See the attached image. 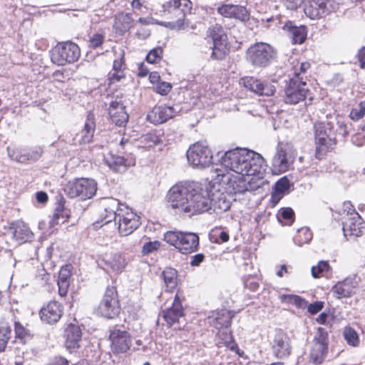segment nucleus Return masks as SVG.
Listing matches in <instances>:
<instances>
[{
    "label": "nucleus",
    "instance_id": "nucleus-1",
    "mask_svg": "<svg viewBox=\"0 0 365 365\" xmlns=\"http://www.w3.org/2000/svg\"><path fill=\"white\" fill-rule=\"evenodd\" d=\"M262 156L245 148L230 150L220 158L222 166L237 175L218 174L227 183V190L234 194L250 192L264 184Z\"/></svg>",
    "mask_w": 365,
    "mask_h": 365
},
{
    "label": "nucleus",
    "instance_id": "nucleus-2",
    "mask_svg": "<svg viewBox=\"0 0 365 365\" xmlns=\"http://www.w3.org/2000/svg\"><path fill=\"white\" fill-rule=\"evenodd\" d=\"M167 201L177 214L188 216L209 212H225L230 207L227 195L220 191L211 193L207 188L192 183H178L167 194Z\"/></svg>",
    "mask_w": 365,
    "mask_h": 365
},
{
    "label": "nucleus",
    "instance_id": "nucleus-3",
    "mask_svg": "<svg viewBox=\"0 0 365 365\" xmlns=\"http://www.w3.org/2000/svg\"><path fill=\"white\" fill-rule=\"evenodd\" d=\"M315 156L322 159L335 145V133L332 125L329 122L315 124Z\"/></svg>",
    "mask_w": 365,
    "mask_h": 365
},
{
    "label": "nucleus",
    "instance_id": "nucleus-4",
    "mask_svg": "<svg viewBox=\"0 0 365 365\" xmlns=\"http://www.w3.org/2000/svg\"><path fill=\"white\" fill-rule=\"evenodd\" d=\"M164 240L182 254L195 252L199 245V237L193 232L168 231L164 235Z\"/></svg>",
    "mask_w": 365,
    "mask_h": 365
},
{
    "label": "nucleus",
    "instance_id": "nucleus-5",
    "mask_svg": "<svg viewBox=\"0 0 365 365\" xmlns=\"http://www.w3.org/2000/svg\"><path fill=\"white\" fill-rule=\"evenodd\" d=\"M188 163L194 168L204 169L212 163V153L210 148L202 143H195L187 151Z\"/></svg>",
    "mask_w": 365,
    "mask_h": 365
},
{
    "label": "nucleus",
    "instance_id": "nucleus-6",
    "mask_svg": "<svg viewBox=\"0 0 365 365\" xmlns=\"http://www.w3.org/2000/svg\"><path fill=\"white\" fill-rule=\"evenodd\" d=\"M80 56L81 51L78 46L67 41L56 46L52 51L51 61L58 66H63L76 61Z\"/></svg>",
    "mask_w": 365,
    "mask_h": 365
},
{
    "label": "nucleus",
    "instance_id": "nucleus-7",
    "mask_svg": "<svg viewBox=\"0 0 365 365\" xmlns=\"http://www.w3.org/2000/svg\"><path fill=\"white\" fill-rule=\"evenodd\" d=\"M118 225V232L122 236H127L133 233L140 225V217L129 207L124 205L120 207L119 213L115 220Z\"/></svg>",
    "mask_w": 365,
    "mask_h": 365
},
{
    "label": "nucleus",
    "instance_id": "nucleus-8",
    "mask_svg": "<svg viewBox=\"0 0 365 365\" xmlns=\"http://www.w3.org/2000/svg\"><path fill=\"white\" fill-rule=\"evenodd\" d=\"M67 192L71 197H79L86 200L93 197L97 191V182L90 178H80L67 186Z\"/></svg>",
    "mask_w": 365,
    "mask_h": 365
},
{
    "label": "nucleus",
    "instance_id": "nucleus-9",
    "mask_svg": "<svg viewBox=\"0 0 365 365\" xmlns=\"http://www.w3.org/2000/svg\"><path fill=\"white\" fill-rule=\"evenodd\" d=\"M273 49L271 45L259 42L251 46L247 51V59L255 66H266L271 61Z\"/></svg>",
    "mask_w": 365,
    "mask_h": 365
},
{
    "label": "nucleus",
    "instance_id": "nucleus-10",
    "mask_svg": "<svg viewBox=\"0 0 365 365\" xmlns=\"http://www.w3.org/2000/svg\"><path fill=\"white\" fill-rule=\"evenodd\" d=\"M309 90L303 78H290L284 91L287 103L297 104L305 99Z\"/></svg>",
    "mask_w": 365,
    "mask_h": 365
},
{
    "label": "nucleus",
    "instance_id": "nucleus-11",
    "mask_svg": "<svg viewBox=\"0 0 365 365\" xmlns=\"http://www.w3.org/2000/svg\"><path fill=\"white\" fill-rule=\"evenodd\" d=\"M120 307L115 288H108L98 306L97 312L102 317L113 319L120 313Z\"/></svg>",
    "mask_w": 365,
    "mask_h": 365
},
{
    "label": "nucleus",
    "instance_id": "nucleus-12",
    "mask_svg": "<svg viewBox=\"0 0 365 365\" xmlns=\"http://www.w3.org/2000/svg\"><path fill=\"white\" fill-rule=\"evenodd\" d=\"M336 0H309L305 6V14L311 19H318L338 8Z\"/></svg>",
    "mask_w": 365,
    "mask_h": 365
},
{
    "label": "nucleus",
    "instance_id": "nucleus-13",
    "mask_svg": "<svg viewBox=\"0 0 365 365\" xmlns=\"http://www.w3.org/2000/svg\"><path fill=\"white\" fill-rule=\"evenodd\" d=\"M109 339L110 349L115 354L125 353L132 344V339L130 334L119 327H113L110 330Z\"/></svg>",
    "mask_w": 365,
    "mask_h": 365
},
{
    "label": "nucleus",
    "instance_id": "nucleus-14",
    "mask_svg": "<svg viewBox=\"0 0 365 365\" xmlns=\"http://www.w3.org/2000/svg\"><path fill=\"white\" fill-rule=\"evenodd\" d=\"M328 334L324 328L317 329V335L314 337L310 352V360L316 364H321L327 350Z\"/></svg>",
    "mask_w": 365,
    "mask_h": 365
},
{
    "label": "nucleus",
    "instance_id": "nucleus-15",
    "mask_svg": "<svg viewBox=\"0 0 365 365\" xmlns=\"http://www.w3.org/2000/svg\"><path fill=\"white\" fill-rule=\"evenodd\" d=\"M294 161V150L289 144H279L277 157L275 156V175L283 173L288 170Z\"/></svg>",
    "mask_w": 365,
    "mask_h": 365
},
{
    "label": "nucleus",
    "instance_id": "nucleus-16",
    "mask_svg": "<svg viewBox=\"0 0 365 365\" xmlns=\"http://www.w3.org/2000/svg\"><path fill=\"white\" fill-rule=\"evenodd\" d=\"M98 206L102 221L107 224L116 219L120 207H123L124 205L119 203L118 200L115 198L108 197L101 199Z\"/></svg>",
    "mask_w": 365,
    "mask_h": 365
},
{
    "label": "nucleus",
    "instance_id": "nucleus-17",
    "mask_svg": "<svg viewBox=\"0 0 365 365\" xmlns=\"http://www.w3.org/2000/svg\"><path fill=\"white\" fill-rule=\"evenodd\" d=\"M278 28L287 34L294 44H302L307 38V31L304 26H297L291 21L279 20Z\"/></svg>",
    "mask_w": 365,
    "mask_h": 365
},
{
    "label": "nucleus",
    "instance_id": "nucleus-18",
    "mask_svg": "<svg viewBox=\"0 0 365 365\" xmlns=\"http://www.w3.org/2000/svg\"><path fill=\"white\" fill-rule=\"evenodd\" d=\"M178 112V110L173 106H155L148 113L147 119L153 124H161L174 117Z\"/></svg>",
    "mask_w": 365,
    "mask_h": 365
},
{
    "label": "nucleus",
    "instance_id": "nucleus-19",
    "mask_svg": "<svg viewBox=\"0 0 365 365\" xmlns=\"http://www.w3.org/2000/svg\"><path fill=\"white\" fill-rule=\"evenodd\" d=\"M63 313V305L56 302L51 301L40 311L41 319L48 324H53L58 322Z\"/></svg>",
    "mask_w": 365,
    "mask_h": 365
},
{
    "label": "nucleus",
    "instance_id": "nucleus-20",
    "mask_svg": "<svg viewBox=\"0 0 365 365\" xmlns=\"http://www.w3.org/2000/svg\"><path fill=\"white\" fill-rule=\"evenodd\" d=\"M162 314L163 317L170 327L180 322V319L184 314L182 302L178 294L175 296L172 306L163 310Z\"/></svg>",
    "mask_w": 365,
    "mask_h": 365
},
{
    "label": "nucleus",
    "instance_id": "nucleus-21",
    "mask_svg": "<svg viewBox=\"0 0 365 365\" xmlns=\"http://www.w3.org/2000/svg\"><path fill=\"white\" fill-rule=\"evenodd\" d=\"M192 3L190 0H170L163 5V12L170 14L175 11L178 21L184 19L185 12L191 9Z\"/></svg>",
    "mask_w": 365,
    "mask_h": 365
},
{
    "label": "nucleus",
    "instance_id": "nucleus-22",
    "mask_svg": "<svg viewBox=\"0 0 365 365\" xmlns=\"http://www.w3.org/2000/svg\"><path fill=\"white\" fill-rule=\"evenodd\" d=\"M362 219L356 212H351V217H349L343 222V232L346 237L348 236L359 237L361 235Z\"/></svg>",
    "mask_w": 365,
    "mask_h": 365
},
{
    "label": "nucleus",
    "instance_id": "nucleus-23",
    "mask_svg": "<svg viewBox=\"0 0 365 365\" xmlns=\"http://www.w3.org/2000/svg\"><path fill=\"white\" fill-rule=\"evenodd\" d=\"M110 118L118 126H125L128 120V115L120 101H112L108 108Z\"/></svg>",
    "mask_w": 365,
    "mask_h": 365
},
{
    "label": "nucleus",
    "instance_id": "nucleus-24",
    "mask_svg": "<svg viewBox=\"0 0 365 365\" xmlns=\"http://www.w3.org/2000/svg\"><path fill=\"white\" fill-rule=\"evenodd\" d=\"M217 11L226 18H234L240 21H245L249 16L246 8L239 5L224 4L217 8Z\"/></svg>",
    "mask_w": 365,
    "mask_h": 365
},
{
    "label": "nucleus",
    "instance_id": "nucleus-25",
    "mask_svg": "<svg viewBox=\"0 0 365 365\" xmlns=\"http://www.w3.org/2000/svg\"><path fill=\"white\" fill-rule=\"evenodd\" d=\"M291 352L289 338L282 330L275 334V356L284 359L289 356Z\"/></svg>",
    "mask_w": 365,
    "mask_h": 365
},
{
    "label": "nucleus",
    "instance_id": "nucleus-26",
    "mask_svg": "<svg viewBox=\"0 0 365 365\" xmlns=\"http://www.w3.org/2000/svg\"><path fill=\"white\" fill-rule=\"evenodd\" d=\"M66 346L71 352L79 347L81 339V330L77 325L69 324L65 330Z\"/></svg>",
    "mask_w": 365,
    "mask_h": 365
},
{
    "label": "nucleus",
    "instance_id": "nucleus-27",
    "mask_svg": "<svg viewBox=\"0 0 365 365\" xmlns=\"http://www.w3.org/2000/svg\"><path fill=\"white\" fill-rule=\"evenodd\" d=\"M103 261L108 267L116 273L122 272L127 265L125 257L120 252L106 255Z\"/></svg>",
    "mask_w": 365,
    "mask_h": 365
},
{
    "label": "nucleus",
    "instance_id": "nucleus-28",
    "mask_svg": "<svg viewBox=\"0 0 365 365\" xmlns=\"http://www.w3.org/2000/svg\"><path fill=\"white\" fill-rule=\"evenodd\" d=\"M104 162L109 168L118 173L125 172L127 168L131 165V163L123 157L112 153H109L105 156Z\"/></svg>",
    "mask_w": 365,
    "mask_h": 365
},
{
    "label": "nucleus",
    "instance_id": "nucleus-29",
    "mask_svg": "<svg viewBox=\"0 0 365 365\" xmlns=\"http://www.w3.org/2000/svg\"><path fill=\"white\" fill-rule=\"evenodd\" d=\"M13 236L17 241L25 242L33 237V233L28 225L23 221H17L12 224Z\"/></svg>",
    "mask_w": 365,
    "mask_h": 365
},
{
    "label": "nucleus",
    "instance_id": "nucleus-30",
    "mask_svg": "<svg viewBox=\"0 0 365 365\" xmlns=\"http://www.w3.org/2000/svg\"><path fill=\"white\" fill-rule=\"evenodd\" d=\"M133 26V19L130 14L120 13L115 17L113 27L116 32L123 34Z\"/></svg>",
    "mask_w": 365,
    "mask_h": 365
},
{
    "label": "nucleus",
    "instance_id": "nucleus-31",
    "mask_svg": "<svg viewBox=\"0 0 365 365\" xmlns=\"http://www.w3.org/2000/svg\"><path fill=\"white\" fill-rule=\"evenodd\" d=\"M354 288L351 280L345 279L336 284L331 288V292L339 299L349 297L353 294Z\"/></svg>",
    "mask_w": 365,
    "mask_h": 365
},
{
    "label": "nucleus",
    "instance_id": "nucleus-32",
    "mask_svg": "<svg viewBox=\"0 0 365 365\" xmlns=\"http://www.w3.org/2000/svg\"><path fill=\"white\" fill-rule=\"evenodd\" d=\"M95 123L93 117L89 115L85 122L84 128L76 135V140L79 143L91 142L94 133Z\"/></svg>",
    "mask_w": 365,
    "mask_h": 365
},
{
    "label": "nucleus",
    "instance_id": "nucleus-33",
    "mask_svg": "<svg viewBox=\"0 0 365 365\" xmlns=\"http://www.w3.org/2000/svg\"><path fill=\"white\" fill-rule=\"evenodd\" d=\"M232 317L233 314L230 311L222 309L216 313L212 323L213 326L218 329L223 327H228L231 324Z\"/></svg>",
    "mask_w": 365,
    "mask_h": 365
},
{
    "label": "nucleus",
    "instance_id": "nucleus-34",
    "mask_svg": "<svg viewBox=\"0 0 365 365\" xmlns=\"http://www.w3.org/2000/svg\"><path fill=\"white\" fill-rule=\"evenodd\" d=\"M276 217L282 226H290L294 221V212L291 207H282Z\"/></svg>",
    "mask_w": 365,
    "mask_h": 365
},
{
    "label": "nucleus",
    "instance_id": "nucleus-35",
    "mask_svg": "<svg viewBox=\"0 0 365 365\" xmlns=\"http://www.w3.org/2000/svg\"><path fill=\"white\" fill-rule=\"evenodd\" d=\"M166 289L172 292L178 284V273L173 268H166L162 273Z\"/></svg>",
    "mask_w": 365,
    "mask_h": 365
},
{
    "label": "nucleus",
    "instance_id": "nucleus-36",
    "mask_svg": "<svg viewBox=\"0 0 365 365\" xmlns=\"http://www.w3.org/2000/svg\"><path fill=\"white\" fill-rule=\"evenodd\" d=\"M290 182L287 176H284L275 182V205L289 192Z\"/></svg>",
    "mask_w": 365,
    "mask_h": 365
},
{
    "label": "nucleus",
    "instance_id": "nucleus-37",
    "mask_svg": "<svg viewBox=\"0 0 365 365\" xmlns=\"http://www.w3.org/2000/svg\"><path fill=\"white\" fill-rule=\"evenodd\" d=\"M312 239V232L309 228L302 227L297 230V233L293 240L296 245L302 246L304 244L309 243Z\"/></svg>",
    "mask_w": 365,
    "mask_h": 365
},
{
    "label": "nucleus",
    "instance_id": "nucleus-38",
    "mask_svg": "<svg viewBox=\"0 0 365 365\" xmlns=\"http://www.w3.org/2000/svg\"><path fill=\"white\" fill-rule=\"evenodd\" d=\"M11 336V327L8 324H0V353L5 351Z\"/></svg>",
    "mask_w": 365,
    "mask_h": 365
},
{
    "label": "nucleus",
    "instance_id": "nucleus-39",
    "mask_svg": "<svg viewBox=\"0 0 365 365\" xmlns=\"http://www.w3.org/2000/svg\"><path fill=\"white\" fill-rule=\"evenodd\" d=\"M292 65V70L293 71L294 77L292 78H302L300 76L307 72L310 68V63L308 61L300 62L297 59H293L291 62Z\"/></svg>",
    "mask_w": 365,
    "mask_h": 365
},
{
    "label": "nucleus",
    "instance_id": "nucleus-40",
    "mask_svg": "<svg viewBox=\"0 0 365 365\" xmlns=\"http://www.w3.org/2000/svg\"><path fill=\"white\" fill-rule=\"evenodd\" d=\"M227 52V48L226 41L213 43L212 57L214 59H223L225 57Z\"/></svg>",
    "mask_w": 365,
    "mask_h": 365
},
{
    "label": "nucleus",
    "instance_id": "nucleus-41",
    "mask_svg": "<svg viewBox=\"0 0 365 365\" xmlns=\"http://www.w3.org/2000/svg\"><path fill=\"white\" fill-rule=\"evenodd\" d=\"M344 337L348 344L352 346H357L359 344V338L354 329L347 327L343 331Z\"/></svg>",
    "mask_w": 365,
    "mask_h": 365
},
{
    "label": "nucleus",
    "instance_id": "nucleus-42",
    "mask_svg": "<svg viewBox=\"0 0 365 365\" xmlns=\"http://www.w3.org/2000/svg\"><path fill=\"white\" fill-rule=\"evenodd\" d=\"M240 84L247 90L257 93L259 91V88L261 86V81L253 77H244L240 80Z\"/></svg>",
    "mask_w": 365,
    "mask_h": 365
},
{
    "label": "nucleus",
    "instance_id": "nucleus-43",
    "mask_svg": "<svg viewBox=\"0 0 365 365\" xmlns=\"http://www.w3.org/2000/svg\"><path fill=\"white\" fill-rule=\"evenodd\" d=\"M210 34L213 43L226 41V36L223 33L221 26L216 24L210 29Z\"/></svg>",
    "mask_w": 365,
    "mask_h": 365
},
{
    "label": "nucleus",
    "instance_id": "nucleus-44",
    "mask_svg": "<svg viewBox=\"0 0 365 365\" xmlns=\"http://www.w3.org/2000/svg\"><path fill=\"white\" fill-rule=\"evenodd\" d=\"M329 265L327 262L320 261L317 266L312 267V274L314 278L320 277L324 273L328 272Z\"/></svg>",
    "mask_w": 365,
    "mask_h": 365
},
{
    "label": "nucleus",
    "instance_id": "nucleus-45",
    "mask_svg": "<svg viewBox=\"0 0 365 365\" xmlns=\"http://www.w3.org/2000/svg\"><path fill=\"white\" fill-rule=\"evenodd\" d=\"M68 215L64 213V210L60 205L56 209L51 221V225L54 226L59 223H64L66 221Z\"/></svg>",
    "mask_w": 365,
    "mask_h": 365
},
{
    "label": "nucleus",
    "instance_id": "nucleus-46",
    "mask_svg": "<svg viewBox=\"0 0 365 365\" xmlns=\"http://www.w3.org/2000/svg\"><path fill=\"white\" fill-rule=\"evenodd\" d=\"M280 299L283 302H287L290 304H294L299 307H302L305 305L306 302L304 299L297 295H281L279 296Z\"/></svg>",
    "mask_w": 365,
    "mask_h": 365
},
{
    "label": "nucleus",
    "instance_id": "nucleus-47",
    "mask_svg": "<svg viewBox=\"0 0 365 365\" xmlns=\"http://www.w3.org/2000/svg\"><path fill=\"white\" fill-rule=\"evenodd\" d=\"M365 115V101L361 102L356 108L351 110L349 116L354 120H358L362 118Z\"/></svg>",
    "mask_w": 365,
    "mask_h": 365
},
{
    "label": "nucleus",
    "instance_id": "nucleus-48",
    "mask_svg": "<svg viewBox=\"0 0 365 365\" xmlns=\"http://www.w3.org/2000/svg\"><path fill=\"white\" fill-rule=\"evenodd\" d=\"M105 36L100 33L93 34L90 36L88 41V47L91 48H97L103 43Z\"/></svg>",
    "mask_w": 365,
    "mask_h": 365
},
{
    "label": "nucleus",
    "instance_id": "nucleus-49",
    "mask_svg": "<svg viewBox=\"0 0 365 365\" xmlns=\"http://www.w3.org/2000/svg\"><path fill=\"white\" fill-rule=\"evenodd\" d=\"M163 55V48L157 47L152 49L146 56V60L148 63H156L160 61Z\"/></svg>",
    "mask_w": 365,
    "mask_h": 365
},
{
    "label": "nucleus",
    "instance_id": "nucleus-50",
    "mask_svg": "<svg viewBox=\"0 0 365 365\" xmlns=\"http://www.w3.org/2000/svg\"><path fill=\"white\" fill-rule=\"evenodd\" d=\"M160 242L158 241H153V242H148L145 243L142 248V254L143 255H147L157 250L160 247Z\"/></svg>",
    "mask_w": 365,
    "mask_h": 365
},
{
    "label": "nucleus",
    "instance_id": "nucleus-51",
    "mask_svg": "<svg viewBox=\"0 0 365 365\" xmlns=\"http://www.w3.org/2000/svg\"><path fill=\"white\" fill-rule=\"evenodd\" d=\"M245 287L251 291H256L259 287L258 279L255 277L249 276L244 280Z\"/></svg>",
    "mask_w": 365,
    "mask_h": 365
},
{
    "label": "nucleus",
    "instance_id": "nucleus-52",
    "mask_svg": "<svg viewBox=\"0 0 365 365\" xmlns=\"http://www.w3.org/2000/svg\"><path fill=\"white\" fill-rule=\"evenodd\" d=\"M71 271V265L67 264L65 267H63L59 272L58 281L70 282Z\"/></svg>",
    "mask_w": 365,
    "mask_h": 365
},
{
    "label": "nucleus",
    "instance_id": "nucleus-53",
    "mask_svg": "<svg viewBox=\"0 0 365 365\" xmlns=\"http://www.w3.org/2000/svg\"><path fill=\"white\" fill-rule=\"evenodd\" d=\"M43 154V149L41 147L34 148L31 152L26 154L28 160L36 161L38 160Z\"/></svg>",
    "mask_w": 365,
    "mask_h": 365
},
{
    "label": "nucleus",
    "instance_id": "nucleus-54",
    "mask_svg": "<svg viewBox=\"0 0 365 365\" xmlns=\"http://www.w3.org/2000/svg\"><path fill=\"white\" fill-rule=\"evenodd\" d=\"M259 91H257V94L259 95H264L267 96H271L274 94V88L272 86H269L267 84H264L261 82V86L259 88Z\"/></svg>",
    "mask_w": 365,
    "mask_h": 365
},
{
    "label": "nucleus",
    "instance_id": "nucleus-55",
    "mask_svg": "<svg viewBox=\"0 0 365 365\" xmlns=\"http://www.w3.org/2000/svg\"><path fill=\"white\" fill-rule=\"evenodd\" d=\"M124 78L123 71H113L109 73L108 80L110 84L115 83L120 81L121 78Z\"/></svg>",
    "mask_w": 365,
    "mask_h": 365
},
{
    "label": "nucleus",
    "instance_id": "nucleus-56",
    "mask_svg": "<svg viewBox=\"0 0 365 365\" xmlns=\"http://www.w3.org/2000/svg\"><path fill=\"white\" fill-rule=\"evenodd\" d=\"M172 88L170 83L167 82H162L156 87V91L161 95L168 94Z\"/></svg>",
    "mask_w": 365,
    "mask_h": 365
},
{
    "label": "nucleus",
    "instance_id": "nucleus-57",
    "mask_svg": "<svg viewBox=\"0 0 365 365\" xmlns=\"http://www.w3.org/2000/svg\"><path fill=\"white\" fill-rule=\"evenodd\" d=\"M303 2L304 0H283L284 6L290 10L297 9Z\"/></svg>",
    "mask_w": 365,
    "mask_h": 365
},
{
    "label": "nucleus",
    "instance_id": "nucleus-58",
    "mask_svg": "<svg viewBox=\"0 0 365 365\" xmlns=\"http://www.w3.org/2000/svg\"><path fill=\"white\" fill-rule=\"evenodd\" d=\"M322 308L323 302H316L312 303L307 307L308 312L312 314H317V312H320L322 309Z\"/></svg>",
    "mask_w": 365,
    "mask_h": 365
},
{
    "label": "nucleus",
    "instance_id": "nucleus-59",
    "mask_svg": "<svg viewBox=\"0 0 365 365\" xmlns=\"http://www.w3.org/2000/svg\"><path fill=\"white\" fill-rule=\"evenodd\" d=\"M119 56H120V60H115L113 61V71H123V59L124 58V51L122 49L119 50Z\"/></svg>",
    "mask_w": 365,
    "mask_h": 365
},
{
    "label": "nucleus",
    "instance_id": "nucleus-60",
    "mask_svg": "<svg viewBox=\"0 0 365 365\" xmlns=\"http://www.w3.org/2000/svg\"><path fill=\"white\" fill-rule=\"evenodd\" d=\"M70 282L58 281V293L61 297L67 294Z\"/></svg>",
    "mask_w": 365,
    "mask_h": 365
},
{
    "label": "nucleus",
    "instance_id": "nucleus-61",
    "mask_svg": "<svg viewBox=\"0 0 365 365\" xmlns=\"http://www.w3.org/2000/svg\"><path fill=\"white\" fill-rule=\"evenodd\" d=\"M15 333L16 337L20 339L24 338L26 334L24 327L19 322L15 323Z\"/></svg>",
    "mask_w": 365,
    "mask_h": 365
},
{
    "label": "nucleus",
    "instance_id": "nucleus-62",
    "mask_svg": "<svg viewBox=\"0 0 365 365\" xmlns=\"http://www.w3.org/2000/svg\"><path fill=\"white\" fill-rule=\"evenodd\" d=\"M351 141L354 145L361 146L365 143V135L361 133L356 134L351 138Z\"/></svg>",
    "mask_w": 365,
    "mask_h": 365
},
{
    "label": "nucleus",
    "instance_id": "nucleus-63",
    "mask_svg": "<svg viewBox=\"0 0 365 365\" xmlns=\"http://www.w3.org/2000/svg\"><path fill=\"white\" fill-rule=\"evenodd\" d=\"M9 157L16 160V162H19V163H25L27 160V155L26 153L24 154H19V153H16V152H14L13 154H9Z\"/></svg>",
    "mask_w": 365,
    "mask_h": 365
},
{
    "label": "nucleus",
    "instance_id": "nucleus-64",
    "mask_svg": "<svg viewBox=\"0 0 365 365\" xmlns=\"http://www.w3.org/2000/svg\"><path fill=\"white\" fill-rule=\"evenodd\" d=\"M358 60L361 68H365V47L361 48L358 53Z\"/></svg>",
    "mask_w": 365,
    "mask_h": 365
}]
</instances>
